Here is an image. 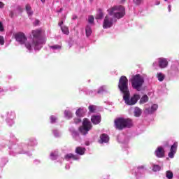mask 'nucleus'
Segmentation results:
<instances>
[{"instance_id": "1", "label": "nucleus", "mask_w": 179, "mask_h": 179, "mask_svg": "<svg viewBox=\"0 0 179 179\" xmlns=\"http://www.w3.org/2000/svg\"><path fill=\"white\" fill-rule=\"evenodd\" d=\"M41 29H36L32 31L33 39L30 43L27 41L25 43V47L27 50H31V47L34 48V50H41L43 44H45V39L41 38Z\"/></svg>"}, {"instance_id": "2", "label": "nucleus", "mask_w": 179, "mask_h": 179, "mask_svg": "<svg viewBox=\"0 0 179 179\" xmlns=\"http://www.w3.org/2000/svg\"><path fill=\"white\" fill-rule=\"evenodd\" d=\"M134 123L130 118L118 117L115 120V127L118 131H122L125 128H131Z\"/></svg>"}, {"instance_id": "3", "label": "nucleus", "mask_w": 179, "mask_h": 179, "mask_svg": "<svg viewBox=\"0 0 179 179\" xmlns=\"http://www.w3.org/2000/svg\"><path fill=\"white\" fill-rule=\"evenodd\" d=\"M109 14L116 19H122L125 16V7L124 6H115L108 10Z\"/></svg>"}, {"instance_id": "4", "label": "nucleus", "mask_w": 179, "mask_h": 179, "mask_svg": "<svg viewBox=\"0 0 179 179\" xmlns=\"http://www.w3.org/2000/svg\"><path fill=\"white\" fill-rule=\"evenodd\" d=\"M131 83L133 89H136L139 92L141 87H142L143 83H145V80L141 76V74H136L131 77Z\"/></svg>"}, {"instance_id": "5", "label": "nucleus", "mask_w": 179, "mask_h": 179, "mask_svg": "<svg viewBox=\"0 0 179 179\" xmlns=\"http://www.w3.org/2000/svg\"><path fill=\"white\" fill-rule=\"evenodd\" d=\"M92 128H93L92 122H90L89 119L85 118L83 120L82 126L78 128V131L81 135H87L89 131H90Z\"/></svg>"}, {"instance_id": "6", "label": "nucleus", "mask_w": 179, "mask_h": 179, "mask_svg": "<svg viewBox=\"0 0 179 179\" xmlns=\"http://www.w3.org/2000/svg\"><path fill=\"white\" fill-rule=\"evenodd\" d=\"M118 87L120 92L123 93V94L129 92V89L128 88V78L127 76H122L120 77L119 80Z\"/></svg>"}, {"instance_id": "7", "label": "nucleus", "mask_w": 179, "mask_h": 179, "mask_svg": "<svg viewBox=\"0 0 179 179\" xmlns=\"http://www.w3.org/2000/svg\"><path fill=\"white\" fill-rule=\"evenodd\" d=\"M129 96H131L129 92L123 94V99L126 104H127L128 106H134V104H136L138 100L141 99V96L138 94L134 95V96H132L131 99H129Z\"/></svg>"}, {"instance_id": "8", "label": "nucleus", "mask_w": 179, "mask_h": 179, "mask_svg": "<svg viewBox=\"0 0 179 179\" xmlns=\"http://www.w3.org/2000/svg\"><path fill=\"white\" fill-rule=\"evenodd\" d=\"M15 38L16 41L20 43V44H25L26 41H27V38L26 37V35L23 32H18L15 34Z\"/></svg>"}, {"instance_id": "9", "label": "nucleus", "mask_w": 179, "mask_h": 179, "mask_svg": "<svg viewBox=\"0 0 179 179\" xmlns=\"http://www.w3.org/2000/svg\"><path fill=\"white\" fill-rule=\"evenodd\" d=\"M113 19L111 17L106 16L103 23V29H110L113 27Z\"/></svg>"}, {"instance_id": "10", "label": "nucleus", "mask_w": 179, "mask_h": 179, "mask_svg": "<svg viewBox=\"0 0 179 179\" xmlns=\"http://www.w3.org/2000/svg\"><path fill=\"white\" fill-rule=\"evenodd\" d=\"M165 153L166 151H164V148H163V147L162 146L157 147L155 152V156H157V157H159V159L164 157Z\"/></svg>"}, {"instance_id": "11", "label": "nucleus", "mask_w": 179, "mask_h": 179, "mask_svg": "<svg viewBox=\"0 0 179 179\" xmlns=\"http://www.w3.org/2000/svg\"><path fill=\"white\" fill-rule=\"evenodd\" d=\"M178 147V143L175 142L171 147L170 152L169 153V157L173 159L174 157V154L177 153V148Z\"/></svg>"}, {"instance_id": "12", "label": "nucleus", "mask_w": 179, "mask_h": 179, "mask_svg": "<svg viewBox=\"0 0 179 179\" xmlns=\"http://www.w3.org/2000/svg\"><path fill=\"white\" fill-rule=\"evenodd\" d=\"M158 61H159V66L162 69L164 68H167V66H169V62L167 61V59L161 57L158 59Z\"/></svg>"}, {"instance_id": "13", "label": "nucleus", "mask_w": 179, "mask_h": 179, "mask_svg": "<svg viewBox=\"0 0 179 179\" xmlns=\"http://www.w3.org/2000/svg\"><path fill=\"white\" fill-rule=\"evenodd\" d=\"M110 141V137L106 134H103L100 136L99 143H107Z\"/></svg>"}, {"instance_id": "14", "label": "nucleus", "mask_w": 179, "mask_h": 179, "mask_svg": "<svg viewBox=\"0 0 179 179\" xmlns=\"http://www.w3.org/2000/svg\"><path fill=\"white\" fill-rule=\"evenodd\" d=\"M91 121L92 124L97 125V124H100L101 121V117L100 115H93L91 118Z\"/></svg>"}, {"instance_id": "15", "label": "nucleus", "mask_w": 179, "mask_h": 179, "mask_svg": "<svg viewBox=\"0 0 179 179\" xmlns=\"http://www.w3.org/2000/svg\"><path fill=\"white\" fill-rule=\"evenodd\" d=\"M85 114H86V110L83 108H79L76 112V115L77 117H79V118H80V117H85Z\"/></svg>"}, {"instance_id": "16", "label": "nucleus", "mask_w": 179, "mask_h": 179, "mask_svg": "<svg viewBox=\"0 0 179 179\" xmlns=\"http://www.w3.org/2000/svg\"><path fill=\"white\" fill-rule=\"evenodd\" d=\"M85 152H86V148L82 147H77L76 148V153L77 155H80V156H83L85 155Z\"/></svg>"}, {"instance_id": "17", "label": "nucleus", "mask_w": 179, "mask_h": 179, "mask_svg": "<svg viewBox=\"0 0 179 179\" xmlns=\"http://www.w3.org/2000/svg\"><path fill=\"white\" fill-rule=\"evenodd\" d=\"M64 159L66 160H71V159H73V160H78L79 158L77 155H75L72 153L67 154L64 156Z\"/></svg>"}, {"instance_id": "18", "label": "nucleus", "mask_w": 179, "mask_h": 179, "mask_svg": "<svg viewBox=\"0 0 179 179\" xmlns=\"http://www.w3.org/2000/svg\"><path fill=\"white\" fill-rule=\"evenodd\" d=\"M159 106H157V104H153L151 108H148L145 110L146 111H148V114H152V113H153L154 111H156V110H157Z\"/></svg>"}, {"instance_id": "19", "label": "nucleus", "mask_w": 179, "mask_h": 179, "mask_svg": "<svg viewBox=\"0 0 179 179\" xmlns=\"http://www.w3.org/2000/svg\"><path fill=\"white\" fill-rule=\"evenodd\" d=\"M64 116L68 120H70V118H72V117H73V114H72V112H71V110H65Z\"/></svg>"}, {"instance_id": "20", "label": "nucleus", "mask_w": 179, "mask_h": 179, "mask_svg": "<svg viewBox=\"0 0 179 179\" xmlns=\"http://www.w3.org/2000/svg\"><path fill=\"white\" fill-rule=\"evenodd\" d=\"M134 115L135 117H141V115H142V110L139 108H136L134 110Z\"/></svg>"}, {"instance_id": "21", "label": "nucleus", "mask_w": 179, "mask_h": 179, "mask_svg": "<svg viewBox=\"0 0 179 179\" xmlns=\"http://www.w3.org/2000/svg\"><path fill=\"white\" fill-rule=\"evenodd\" d=\"M85 33L87 37H89L90 36L92 35V28L90 27V25H87L85 28Z\"/></svg>"}, {"instance_id": "22", "label": "nucleus", "mask_w": 179, "mask_h": 179, "mask_svg": "<svg viewBox=\"0 0 179 179\" xmlns=\"http://www.w3.org/2000/svg\"><path fill=\"white\" fill-rule=\"evenodd\" d=\"M25 9H26L28 15H33V11H31V7L29 4L26 5Z\"/></svg>"}, {"instance_id": "23", "label": "nucleus", "mask_w": 179, "mask_h": 179, "mask_svg": "<svg viewBox=\"0 0 179 179\" xmlns=\"http://www.w3.org/2000/svg\"><path fill=\"white\" fill-rule=\"evenodd\" d=\"M166 178L168 179H173L174 177V174L171 172V171H167L166 172Z\"/></svg>"}, {"instance_id": "24", "label": "nucleus", "mask_w": 179, "mask_h": 179, "mask_svg": "<svg viewBox=\"0 0 179 179\" xmlns=\"http://www.w3.org/2000/svg\"><path fill=\"white\" fill-rule=\"evenodd\" d=\"M148 100H149V97H148V95H144L143 97H141L140 102L143 104L145 103H147Z\"/></svg>"}, {"instance_id": "25", "label": "nucleus", "mask_w": 179, "mask_h": 179, "mask_svg": "<svg viewBox=\"0 0 179 179\" xmlns=\"http://www.w3.org/2000/svg\"><path fill=\"white\" fill-rule=\"evenodd\" d=\"M61 29L64 34H69V29L66 27H61Z\"/></svg>"}, {"instance_id": "26", "label": "nucleus", "mask_w": 179, "mask_h": 179, "mask_svg": "<svg viewBox=\"0 0 179 179\" xmlns=\"http://www.w3.org/2000/svg\"><path fill=\"white\" fill-rule=\"evenodd\" d=\"M157 78H158V80L159 82H163V80H164V74H163L162 73H159L157 74Z\"/></svg>"}, {"instance_id": "27", "label": "nucleus", "mask_w": 179, "mask_h": 179, "mask_svg": "<svg viewBox=\"0 0 179 179\" xmlns=\"http://www.w3.org/2000/svg\"><path fill=\"white\" fill-rule=\"evenodd\" d=\"M103 12L101 11V10H99V13L96 14L95 19H103Z\"/></svg>"}, {"instance_id": "28", "label": "nucleus", "mask_w": 179, "mask_h": 179, "mask_svg": "<svg viewBox=\"0 0 179 179\" xmlns=\"http://www.w3.org/2000/svg\"><path fill=\"white\" fill-rule=\"evenodd\" d=\"M162 170V167L159 165H154L152 167V171H160Z\"/></svg>"}, {"instance_id": "29", "label": "nucleus", "mask_w": 179, "mask_h": 179, "mask_svg": "<svg viewBox=\"0 0 179 179\" xmlns=\"http://www.w3.org/2000/svg\"><path fill=\"white\" fill-rule=\"evenodd\" d=\"M50 48H51L52 50H61L62 47L60 45H55L50 46Z\"/></svg>"}, {"instance_id": "30", "label": "nucleus", "mask_w": 179, "mask_h": 179, "mask_svg": "<svg viewBox=\"0 0 179 179\" xmlns=\"http://www.w3.org/2000/svg\"><path fill=\"white\" fill-rule=\"evenodd\" d=\"M90 113H94L96 111V106H90L88 107Z\"/></svg>"}, {"instance_id": "31", "label": "nucleus", "mask_w": 179, "mask_h": 179, "mask_svg": "<svg viewBox=\"0 0 179 179\" xmlns=\"http://www.w3.org/2000/svg\"><path fill=\"white\" fill-rule=\"evenodd\" d=\"M89 23H93L94 22V17L93 15H90L88 19Z\"/></svg>"}, {"instance_id": "32", "label": "nucleus", "mask_w": 179, "mask_h": 179, "mask_svg": "<svg viewBox=\"0 0 179 179\" xmlns=\"http://www.w3.org/2000/svg\"><path fill=\"white\" fill-rule=\"evenodd\" d=\"M0 44L1 45H3L5 44V40L2 36H0Z\"/></svg>"}, {"instance_id": "33", "label": "nucleus", "mask_w": 179, "mask_h": 179, "mask_svg": "<svg viewBox=\"0 0 179 179\" xmlns=\"http://www.w3.org/2000/svg\"><path fill=\"white\" fill-rule=\"evenodd\" d=\"M79 122H82V120L79 117L74 119V124H79Z\"/></svg>"}, {"instance_id": "34", "label": "nucleus", "mask_w": 179, "mask_h": 179, "mask_svg": "<svg viewBox=\"0 0 179 179\" xmlns=\"http://www.w3.org/2000/svg\"><path fill=\"white\" fill-rule=\"evenodd\" d=\"M50 121L52 122V124H54V122H55V121H57V117H55V116H50Z\"/></svg>"}, {"instance_id": "35", "label": "nucleus", "mask_w": 179, "mask_h": 179, "mask_svg": "<svg viewBox=\"0 0 179 179\" xmlns=\"http://www.w3.org/2000/svg\"><path fill=\"white\" fill-rule=\"evenodd\" d=\"M50 156L52 157V160H56L57 157H58V155L54 153H51Z\"/></svg>"}, {"instance_id": "36", "label": "nucleus", "mask_w": 179, "mask_h": 179, "mask_svg": "<svg viewBox=\"0 0 179 179\" xmlns=\"http://www.w3.org/2000/svg\"><path fill=\"white\" fill-rule=\"evenodd\" d=\"M133 1L136 5H141L142 0H133Z\"/></svg>"}, {"instance_id": "37", "label": "nucleus", "mask_w": 179, "mask_h": 179, "mask_svg": "<svg viewBox=\"0 0 179 179\" xmlns=\"http://www.w3.org/2000/svg\"><path fill=\"white\" fill-rule=\"evenodd\" d=\"M3 30H5L3 28V24L0 22V31H3Z\"/></svg>"}, {"instance_id": "38", "label": "nucleus", "mask_w": 179, "mask_h": 179, "mask_svg": "<svg viewBox=\"0 0 179 179\" xmlns=\"http://www.w3.org/2000/svg\"><path fill=\"white\" fill-rule=\"evenodd\" d=\"M5 7V3L3 2L0 1V9H2Z\"/></svg>"}, {"instance_id": "39", "label": "nucleus", "mask_w": 179, "mask_h": 179, "mask_svg": "<svg viewBox=\"0 0 179 179\" xmlns=\"http://www.w3.org/2000/svg\"><path fill=\"white\" fill-rule=\"evenodd\" d=\"M102 92H104V88L103 87L98 90L97 93L100 94L102 93Z\"/></svg>"}, {"instance_id": "40", "label": "nucleus", "mask_w": 179, "mask_h": 179, "mask_svg": "<svg viewBox=\"0 0 179 179\" xmlns=\"http://www.w3.org/2000/svg\"><path fill=\"white\" fill-rule=\"evenodd\" d=\"M143 169H145V166L143 165L138 166V170Z\"/></svg>"}, {"instance_id": "41", "label": "nucleus", "mask_w": 179, "mask_h": 179, "mask_svg": "<svg viewBox=\"0 0 179 179\" xmlns=\"http://www.w3.org/2000/svg\"><path fill=\"white\" fill-rule=\"evenodd\" d=\"M39 23H40V21H39L38 20H35V24H36V26H37L38 24H39Z\"/></svg>"}, {"instance_id": "42", "label": "nucleus", "mask_w": 179, "mask_h": 179, "mask_svg": "<svg viewBox=\"0 0 179 179\" xmlns=\"http://www.w3.org/2000/svg\"><path fill=\"white\" fill-rule=\"evenodd\" d=\"M64 24V21H62L60 22H59L58 25L60 26V27H62V26Z\"/></svg>"}, {"instance_id": "43", "label": "nucleus", "mask_w": 179, "mask_h": 179, "mask_svg": "<svg viewBox=\"0 0 179 179\" xmlns=\"http://www.w3.org/2000/svg\"><path fill=\"white\" fill-rule=\"evenodd\" d=\"M10 15L11 17H13V11H10Z\"/></svg>"}, {"instance_id": "44", "label": "nucleus", "mask_w": 179, "mask_h": 179, "mask_svg": "<svg viewBox=\"0 0 179 179\" xmlns=\"http://www.w3.org/2000/svg\"><path fill=\"white\" fill-rule=\"evenodd\" d=\"M76 19H78V17H73V20H76Z\"/></svg>"}, {"instance_id": "45", "label": "nucleus", "mask_w": 179, "mask_h": 179, "mask_svg": "<svg viewBox=\"0 0 179 179\" xmlns=\"http://www.w3.org/2000/svg\"><path fill=\"white\" fill-rule=\"evenodd\" d=\"M41 1L44 3L45 2V0H41Z\"/></svg>"}, {"instance_id": "46", "label": "nucleus", "mask_w": 179, "mask_h": 179, "mask_svg": "<svg viewBox=\"0 0 179 179\" xmlns=\"http://www.w3.org/2000/svg\"><path fill=\"white\" fill-rule=\"evenodd\" d=\"M122 1V3H124L125 2L126 0H121Z\"/></svg>"}, {"instance_id": "47", "label": "nucleus", "mask_w": 179, "mask_h": 179, "mask_svg": "<svg viewBox=\"0 0 179 179\" xmlns=\"http://www.w3.org/2000/svg\"><path fill=\"white\" fill-rule=\"evenodd\" d=\"M62 9H60V11H62Z\"/></svg>"}, {"instance_id": "48", "label": "nucleus", "mask_w": 179, "mask_h": 179, "mask_svg": "<svg viewBox=\"0 0 179 179\" xmlns=\"http://www.w3.org/2000/svg\"><path fill=\"white\" fill-rule=\"evenodd\" d=\"M164 1H167V0H164Z\"/></svg>"}]
</instances>
